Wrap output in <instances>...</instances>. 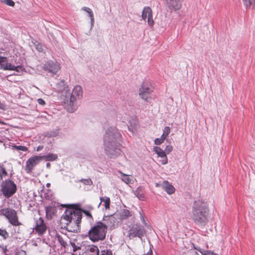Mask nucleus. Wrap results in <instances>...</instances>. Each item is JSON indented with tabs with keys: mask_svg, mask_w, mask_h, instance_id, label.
I'll return each instance as SVG.
<instances>
[{
	"mask_svg": "<svg viewBox=\"0 0 255 255\" xmlns=\"http://www.w3.org/2000/svg\"><path fill=\"white\" fill-rule=\"evenodd\" d=\"M122 135L115 127L107 129L104 136V147L106 155L111 158H116L121 154L120 143Z\"/></svg>",
	"mask_w": 255,
	"mask_h": 255,
	"instance_id": "f257e3e1",
	"label": "nucleus"
},
{
	"mask_svg": "<svg viewBox=\"0 0 255 255\" xmlns=\"http://www.w3.org/2000/svg\"><path fill=\"white\" fill-rule=\"evenodd\" d=\"M208 204L200 200L195 201L192 207V220L199 226H204L208 222Z\"/></svg>",
	"mask_w": 255,
	"mask_h": 255,
	"instance_id": "f03ea898",
	"label": "nucleus"
},
{
	"mask_svg": "<svg viewBox=\"0 0 255 255\" xmlns=\"http://www.w3.org/2000/svg\"><path fill=\"white\" fill-rule=\"evenodd\" d=\"M107 231V226L101 222H99L89 231V238L94 242L104 240Z\"/></svg>",
	"mask_w": 255,
	"mask_h": 255,
	"instance_id": "7ed1b4c3",
	"label": "nucleus"
},
{
	"mask_svg": "<svg viewBox=\"0 0 255 255\" xmlns=\"http://www.w3.org/2000/svg\"><path fill=\"white\" fill-rule=\"evenodd\" d=\"M83 90L82 87L79 85L74 87L70 95V100L68 98H66L65 105L66 108L69 113H73L75 110L74 106V102L82 97Z\"/></svg>",
	"mask_w": 255,
	"mask_h": 255,
	"instance_id": "20e7f679",
	"label": "nucleus"
},
{
	"mask_svg": "<svg viewBox=\"0 0 255 255\" xmlns=\"http://www.w3.org/2000/svg\"><path fill=\"white\" fill-rule=\"evenodd\" d=\"M82 214L81 209L74 205L67 207L61 217L62 221H74L81 222Z\"/></svg>",
	"mask_w": 255,
	"mask_h": 255,
	"instance_id": "39448f33",
	"label": "nucleus"
},
{
	"mask_svg": "<svg viewBox=\"0 0 255 255\" xmlns=\"http://www.w3.org/2000/svg\"><path fill=\"white\" fill-rule=\"evenodd\" d=\"M0 216H4L13 226H19L21 225L18 221L16 212L12 209L6 208L0 209Z\"/></svg>",
	"mask_w": 255,
	"mask_h": 255,
	"instance_id": "423d86ee",
	"label": "nucleus"
},
{
	"mask_svg": "<svg viewBox=\"0 0 255 255\" xmlns=\"http://www.w3.org/2000/svg\"><path fill=\"white\" fill-rule=\"evenodd\" d=\"M0 191L5 198L12 196L16 191L15 184L10 180H5L0 185Z\"/></svg>",
	"mask_w": 255,
	"mask_h": 255,
	"instance_id": "0eeeda50",
	"label": "nucleus"
},
{
	"mask_svg": "<svg viewBox=\"0 0 255 255\" xmlns=\"http://www.w3.org/2000/svg\"><path fill=\"white\" fill-rule=\"evenodd\" d=\"M152 89L145 83H142L139 90V96L141 99L146 102H150L152 99L151 94Z\"/></svg>",
	"mask_w": 255,
	"mask_h": 255,
	"instance_id": "6e6552de",
	"label": "nucleus"
},
{
	"mask_svg": "<svg viewBox=\"0 0 255 255\" xmlns=\"http://www.w3.org/2000/svg\"><path fill=\"white\" fill-rule=\"evenodd\" d=\"M145 233L144 227L139 224H135L128 231V236L130 238L138 237L141 238Z\"/></svg>",
	"mask_w": 255,
	"mask_h": 255,
	"instance_id": "1a4fd4ad",
	"label": "nucleus"
},
{
	"mask_svg": "<svg viewBox=\"0 0 255 255\" xmlns=\"http://www.w3.org/2000/svg\"><path fill=\"white\" fill-rule=\"evenodd\" d=\"M43 69L52 74H56L60 70V66L57 61L49 60L43 65Z\"/></svg>",
	"mask_w": 255,
	"mask_h": 255,
	"instance_id": "9d476101",
	"label": "nucleus"
},
{
	"mask_svg": "<svg viewBox=\"0 0 255 255\" xmlns=\"http://www.w3.org/2000/svg\"><path fill=\"white\" fill-rule=\"evenodd\" d=\"M66 225L63 229L68 232L73 233H79L80 231V224L81 222L74 221H64Z\"/></svg>",
	"mask_w": 255,
	"mask_h": 255,
	"instance_id": "9b49d317",
	"label": "nucleus"
},
{
	"mask_svg": "<svg viewBox=\"0 0 255 255\" xmlns=\"http://www.w3.org/2000/svg\"><path fill=\"white\" fill-rule=\"evenodd\" d=\"M33 229L39 236H41L45 233L47 226L41 217L35 220V225Z\"/></svg>",
	"mask_w": 255,
	"mask_h": 255,
	"instance_id": "f8f14e48",
	"label": "nucleus"
},
{
	"mask_svg": "<svg viewBox=\"0 0 255 255\" xmlns=\"http://www.w3.org/2000/svg\"><path fill=\"white\" fill-rule=\"evenodd\" d=\"M42 160L41 156H34L29 158L26 161L25 169L27 173H29L33 167L38 164Z\"/></svg>",
	"mask_w": 255,
	"mask_h": 255,
	"instance_id": "ddd939ff",
	"label": "nucleus"
},
{
	"mask_svg": "<svg viewBox=\"0 0 255 255\" xmlns=\"http://www.w3.org/2000/svg\"><path fill=\"white\" fill-rule=\"evenodd\" d=\"M142 18L145 20L147 18V23L149 26H152L154 24V21L152 17V12L149 7H145L143 8L142 14Z\"/></svg>",
	"mask_w": 255,
	"mask_h": 255,
	"instance_id": "4468645a",
	"label": "nucleus"
},
{
	"mask_svg": "<svg viewBox=\"0 0 255 255\" xmlns=\"http://www.w3.org/2000/svg\"><path fill=\"white\" fill-rule=\"evenodd\" d=\"M57 88L59 92H61L63 96L66 98L69 97V92L70 89L69 87L66 85L65 80H61L56 85Z\"/></svg>",
	"mask_w": 255,
	"mask_h": 255,
	"instance_id": "2eb2a0df",
	"label": "nucleus"
},
{
	"mask_svg": "<svg viewBox=\"0 0 255 255\" xmlns=\"http://www.w3.org/2000/svg\"><path fill=\"white\" fill-rule=\"evenodd\" d=\"M153 151L158 155V161L162 164H166L168 159L165 152L159 147L155 146L153 148Z\"/></svg>",
	"mask_w": 255,
	"mask_h": 255,
	"instance_id": "dca6fc26",
	"label": "nucleus"
},
{
	"mask_svg": "<svg viewBox=\"0 0 255 255\" xmlns=\"http://www.w3.org/2000/svg\"><path fill=\"white\" fill-rule=\"evenodd\" d=\"M156 186H161L169 195L174 193L175 190L172 185L166 180L164 181L163 183L160 184L159 183H156Z\"/></svg>",
	"mask_w": 255,
	"mask_h": 255,
	"instance_id": "f3484780",
	"label": "nucleus"
},
{
	"mask_svg": "<svg viewBox=\"0 0 255 255\" xmlns=\"http://www.w3.org/2000/svg\"><path fill=\"white\" fill-rule=\"evenodd\" d=\"M166 4L171 10H177L181 7V2L179 0H166Z\"/></svg>",
	"mask_w": 255,
	"mask_h": 255,
	"instance_id": "a211bd4d",
	"label": "nucleus"
},
{
	"mask_svg": "<svg viewBox=\"0 0 255 255\" xmlns=\"http://www.w3.org/2000/svg\"><path fill=\"white\" fill-rule=\"evenodd\" d=\"M13 174L11 165L9 163L0 164V175H12Z\"/></svg>",
	"mask_w": 255,
	"mask_h": 255,
	"instance_id": "6ab92c4d",
	"label": "nucleus"
},
{
	"mask_svg": "<svg viewBox=\"0 0 255 255\" xmlns=\"http://www.w3.org/2000/svg\"><path fill=\"white\" fill-rule=\"evenodd\" d=\"M0 65L4 70H14L16 69L15 66L7 63V58L5 57L0 56Z\"/></svg>",
	"mask_w": 255,
	"mask_h": 255,
	"instance_id": "aec40b11",
	"label": "nucleus"
},
{
	"mask_svg": "<svg viewBox=\"0 0 255 255\" xmlns=\"http://www.w3.org/2000/svg\"><path fill=\"white\" fill-rule=\"evenodd\" d=\"M86 254L87 255H99L100 251L97 246L91 245L86 249Z\"/></svg>",
	"mask_w": 255,
	"mask_h": 255,
	"instance_id": "412c9836",
	"label": "nucleus"
},
{
	"mask_svg": "<svg viewBox=\"0 0 255 255\" xmlns=\"http://www.w3.org/2000/svg\"><path fill=\"white\" fill-rule=\"evenodd\" d=\"M82 9L86 11L88 14L89 16L90 17L91 28H92L94 24V16L92 9L86 6L83 7Z\"/></svg>",
	"mask_w": 255,
	"mask_h": 255,
	"instance_id": "4be33fe9",
	"label": "nucleus"
},
{
	"mask_svg": "<svg viewBox=\"0 0 255 255\" xmlns=\"http://www.w3.org/2000/svg\"><path fill=\"white\" fill-rule=\"evenodd\" d=\"M144 190L142 187H138L134 191V195L140 200H144Z\"/></svg>",
	"mask_w": 255,
	"mask_h": 255,
	"instance_id": "5701e85b",
	"label": "nucleus"
},
{
	"mask_svg": "<svg viewBox=\"0 0 255 255\" xmlns=\"http://www.w3.org/2000/svg\"><path fill=\"white\" fill-rule=\"evenodd\" d=\"M41 156L42 160L44 159L46 161H55L58 158V156L57 154L51 153H49L48 154H47L46 155Z\"/></svg>",
	"mask_w": 255,
	"mask_h": 255,
	"instance_id": "b1692460",
	"label": "nucleus"
},
{
	"mask_svg": "<svg viewBox=\"0 0 255 255\" xmlns=\"http://www.w3.org/2000/svg\"><path fill=\"white\" fill-rule=\"evenodd\" d=\"M100 199L101 202L98 205V207H99V206L101 204L102 202H103L106 209H109L110 205V198L105 196L104 197H100Z\"/></svg>",
	"mask_w": 255,
	"mask_h": 255,
	"instance_id": "393cba45",
	"label": "nucleus"
},
{
	"mask_svg": "<svg viewBox=\"0 0 255 255\" xmlns=\"http://www.w3.org/2000/svg\"><path fill=\"white\" fill-rule=\"evenodd\" d=\"M121 179L128 185L133 184L135 180L133 176H121Z\"/></svg>",
	"mask_w": 255,
	"mask_h": 255,
	"instance_id": "a878e982",
	"label": "nucleus"
},
{
	"mask_svg": "<svg viewBox=\"0 0 255 255\" xmlns=\"http://www.w3.org/2000/svg\"><path fill=\"white\" fill-rule=\"evenodd\" d=\"M46 215L47 218H52V216L55 214L56 209L52 206H48L46 207Z\"/></svg>",
	"mask_w": 255,
	"mask_h": 255,
	"instance_id": "bb28decb",
	"label": "nucleus"
},
{
	"mask_svg": "<svg viewBox=\"0 0 255 255\" xmlns=\"http://www.w3.org/2000/svg\"><path fill=\"white\" fill-rule=\"evenodd\" d=\"M244 4L248 8H255V0H243Z\"/></svg>",
	"mask_w": 255,
	"mask_h": 255,
	"instance_id": "cd10ccee",
	"label": "nucleus"
},
{
	"mask_svg": "<svg viewBox=\"0 0 255 255\" xmlns=\"http://www.w3.org/2000/svg\"><path fill=\"white\" fill-rule=\"evenodd\" d=\"M120 219L121 220H125L130 216V213L129 210L127 209H123L120 213Z\"/></svg>",
	"mask_w": 255,
	"mask_h": 255,
	"instance_id": "c85d7f7f",
	"label": "nucleus"
},
{
	"mask_svg": "<svg viewBox=\"0 0 255 255\" xmlns=\"http://www.w3.org/2000/svg\"><path fill=\"white\" fill-rule=\"evenodd\" d=\"M56 238L59 244L63 247H65L67 245V243L65 242L63 238L59 235L57 234L56 236Z\"/></svg>",
	"mask_w": 255,
	"mask_h": 255,
	"instance_id": "c756f323",
	"label": "nucleus"
},
{
	"mask_svg": "<svg viewBox=\"0 0 255 255\" xmlns=\"http://www.w3.org/2000/svg\"><path fill=\"white\" fill-rule=\"evenodd\" d=\"M79 181L84 185H91L93 183L90 178H87L85 179L82 178L79 180Z\"/></svg>",
	"mask_w": 255,
	"mask_h": 255,
	"instance_id": "7c9ffc66",
	"label": "nucleus"
},
{
	"mask_svg": "<svg viewBox=\"0 0 255 255\" xmlns=\"http://www.w3.org/2000/svg\"><path fill=\"white\" fill-rule=\"evenodd\" d=\"M0 236L2 237L3 240H6L8 238L9 234L6 230L0 228Z\"/></svg>",
	"mask_w": 255,
	"mask_h": 255,
	"instance_id": "2f4dec72",
	"label": "nucleus"
},
{
	"mask_svg": "<svg viewBox=\"0 0 255 255\" xmlns=\"http://www.w3.org/2000/svg\"><path fill=\"white\" fill-rule=\"evenodd\" d=\"M170 128L169 127H166L163 129V134L161 136L163 137L165 139L170 132Z\"/></svg>",
	"mask_w": 255,
	"mask_h": 255,
	"instance_id": "473e14b6",
	"label": "nucleus"
},
{
	"mask_svg": "<svg viewBox=\"0 0 255 255\" xmlns=\"http://www.w3.org/2000/svg\"><path fill=\"white\" fill-rule=\"evenodd\" d=\"M99 255H113V253L110 250L105 249L101 250Z\"/></svg>",
	"mask_w": 255,
	"mask_h": 255,
	"instance_id": "72a5a7b5",
	"label": "nucleus"
},
{
	"mask_svg": "<svg viewBox=\"0 0 255 255\" xmlns=\"http://www.w3.org/2000/svg\"><path fill=\"white\" fill-rule=\"evenodd\" d=\"M13 148H14L17 150H21L23 151H26L27 150V148L25 146L21 145H13L12 146Z\"/></svg>",
	"mask_w": 255,
	"mask_h": 255,
	"instance_id": "f704fd0d",
	"label": "nucleus"
},
{
	"mask_svg": "<svg viewBox=\"0 0 255 255\" xmlns=\"http://www.w3.org/2000/svg\"><path fill=\"white\" fill-rule=\"evenodd\" d=\"M164 140L165 139L161 136L160 138H156L155 139L154 143L156 145H160L163 142Z\"/></svg>",
	"mask_w": 255,
	"mask_h": 255,
	"instance_id": "c9c22d12",
	"label": "nucleus"
},
{
	"mask_svg": "<svg viewBox=\"0 0 255 255\" xmlns=\"http://www.w3.org/2000/svg\"><path fill=\"white\" fill-rule=\"evenodd\" d=\"M1 1L8 5L13 6L14 5V2L12 0H1Z\"/></svg>",
	"mask_w": 255,
	"mask_h": 255,
	"instance_id": "e433bc0d",
	"label": "nucleus"
},
{
	"mask_svg": "<svg viewBox=\"0 0 255 255\" xmlns=\"http://www.w3.org/2000/svg\"><path fill=\"white\" fill-rule=\"evenodd\" d=\"M81 214L82 213H83L84 214H85V215L88 217V218H90L91 219H93V217L91 214V213L89 211H87L86 210H84V209H82L81 210Z\"/></svg>",
	"mask_w": 255,
	"mask_h": 255,
	"instance_id": "4c0bfd02",
	"label": "nucleus"
},
{
	"mask_svg": "<svg viewBox=\"0 0 255 255\" xmlns=\"http://www.w3.org/2000/svg\"><path fill=\"white\" fill-rule=\"evenodd\" d=\"M172 150H173L172 146H171L170 145H168L166 146L164 151L165 152L166 154V153L169 154L170 152H171L172 151Z\"/></svg>",
	"mask_w": 255,
	"mask_h": 255,
	"instance_id": "58836bf2",
	"label": "nucleus"
},
{
	"mask_svg": "<svg viewBox=\"0 0 255 255\" xmlns=\"http://www.w3.org/2000/svg\"><path fill=\"white\" fill-rule=\"evenodd\" d=\"M70 245L73 247V251L75 252L78 250L80 249V247L77 246L75 244L72 242H70Z\"/></svg>",
	"mask_w": 255,
	"mask_h": 255,
	"instance_id": "ea45409f",
	"label": "nucleus"
},
{
	"mask_svg": "<svg viewBox=\"0 0 255 255\" xmlns=\"http://www.w3.org/2000/svg\"><path fill=\"white\" fill-rule=\"evenodd\" d=\"M15 67H16V69H15L14 70L17 72H22L24 70V69L23 67V66H22L21 65L16 66H15Z\"/></svg>",
	"mask_w": 255,
	"mask_h": 255,
	"instance_id": "a19ab883",
	"label": "nucleus"
},
{
	"mask_svg": "<svg viewBox=\"0 0 255 255\" xmlns=\"http://www.w3.org/2000/svg\"><path fill=\"white\" fill-rule=\"evenodd\" d=\"M0 248L1 249L2 253L4 254V255H6V252L7 251V246L3 245H0Z\"/></svg>",
	"mask_w": 255,
	"mask_h": 255,
	"instance_id": "79ce46f5",
	"label": "nucleus"
},
{
	"mask_svg": "<svg viewBox=\"0 0 255 255\" xmlns=\"http://www.w3.org/2000/svg\"><path fill=\"white\" fill-rule=\"evenodd\" d=\"M204 255H218L217 254L214 253L212 251H204Z\"/></svg>",
	"mask_w": 255,
	"mask_h": 255,
	"instance_id": "37998d69",
	"label": "nucleus"
},
{
	"mask_svg": "<svg viewBox=\"0 0 255 255\" xmlns=\"http://www.w3.org/2000/svg\"><path fill=\"white\" fill-rule=\"evenodd\" d=\"M35 48L39 52H42L43 51V48L41 44L39 43H37L35 44Z\"/></svg>",
	"mask_w": 255,
	"mask_h": 255,
	"instance_id": "c03bdc74",
	"label": "nucleus"
},
{
	"mask_svg": "<svg viewBox=\"0 0 255 255\" xmlns=\"http://www.w3.org/2000/svg\"><path fill=\"white\" fill-rule=\"evenodd\" d=\"M37 101V103L40 105L44 106L45 105V101L42 99H38Z\"/></svg>",
	"mask_w": 255,
	"mask_h": 255,
	"instance_id": "a18cd8bd",
	"label": "nucleus"
},
{
	"mask_svg": "<svg viewBox=\"0 0 255 255\" xmlns=\"http://www.w3.org/2000/svg\"><path fill=\"white\" fill-rule=\"evenodd\" d=\"M57 135V133L56 131H51L50 133H48L47 135L49 137L56 136Z\"/></svg>",
	"mask_w": 255,
	"mask_h": 255,
	"instance_id": "49530a36",
	"label": "nucleus"
},
{
	"mask_svg": "<svg viewBox=\"0 0 255 255\" xmlns=\"http://www.w3.org/2000/svg\"><path fill=\"white\" fill-rule=\"evenodd\" d=\"M43 148V146L42 145H39L38 147H36V150L38 151L41 150H42Z\"/></svg>",
	"mask_w": 255,
	"mask_h": 255,
	"instance_id": "de8ad7c7",
	"label": "nucleus"
},
{
	"mask_svg": "<svg viewBox=\"0 0 255 255\" xmlns=\"http://www.w3.org/2000/svg\"><path fill=\"white\" fill-rule=\"evenodd\" d=\"M139 214H140V219L142 221H143L144 220V218H143V216L141 213V212L140 211H139Z\"/></svg>",
	"mask_w": 255,
	"mask_h": 255,
	"instance_id": "09e8293b",
	"label": "nucleus"
},
{
	"mask_svg": "<svg viewBox=\"0 0 255 255\" xmlns=\"http://www.w3.org/2000/svg\"><path fill=\"white\" fill-rule=\"evenodd\" d=\"M108 219L111 221V222H112V221H114V217H113V216H110V217H108Z\"/></svg>",
	"mask_w": 255,
	"mask_h": 255,
	"instance_id": "8fccbe9b",
	"label": "nucleus"
},
{
	"mask_svg": "<svg viewBox=\"0 0 255 255\" xmlns=\"http://www.w3.org/2000/svg\"><path fill=\"white\" fill-rule=\"evenodd\" d=\"M195 250H198V251H199L200 253H201L202 254H204V252H202L201 251V250L199 248H194Z\"/></svg>",
	"mask_w": 255,
	"mask_h": 255,
	"instance_id": "3c124183",
	"label": "nucleus"
},
{
	"mask_svg": "<svg viewBox=\"0 0 255 255\" xmlns=\"http://www.w3.org/2000/svg\"><path fill=\"white\" fill-rule=\"evenodd\" d=\"M88 209L90 210H93V207L91 205H89L87 207Z\"/></svg>",
	"mask_w": 255,
	"mask_h": 255,
	"instance_id": "603ef678",
	"label": "nucleus"
},
{
	"mask_svg": "<svg viewBox=\"0 0 255 255\" xmlns=\"http://www.w3.org/2000/svg\"><path fill=\"white\" fill-rule=\"evenodd\" d=\"M50 166V163L48 162L46 163V167L49 168Z\"/></svg>",
	"mask_w": 255,
	"mask_h": 255,
	"instance_id": "864d4df0",
	"label": "nucleus"
},
{
	"mask_svg": "<svg viewBox=\"0 0 255 255\" xmlns=\"http://www.w3.org/2000/svg\"><path fill=\"white\" fill-rule=\"evenodd\" d=\"M120 173H121L122 174V175H123V176H125V175H129L128 174H124V173H122L121 172L119 171V172Z\"/></svg>",
	"mask_w": 255,
	"mask_h": 255,
	"instance_id": "5fc2aeb1",
	"label": "nucleus"
},
{
	"mask_svg": "<svg viewBox=\"0 0 255 255\" xmlns=\"http://www.w3.org/2000/svg\"><path fill=\"white\" fill-rule=\"evenodd\" d=\"M50 185V184L49 183L46 184V186L48 187H49Z\"/></svg>",
	"mask_w": 255,
	"mask_h": 255,
	"instance_id": "6e6d98bb",
	"label": "nucleus"
},
{
	"mask_svg": "<svg viewBox=\"0 0 255 255\" xmlns=\"http://www.w3.org/2000/svg\"><path fill=\"white\" fill-rule=\"evenodd\" d=\"M195 255H199V254H198V253L196 252L195 253Z\"/></svg>",
	"mask_w": 255,
	"mask_h": 255,
	"instance_id": "4d7b16f0",
	"label": "nucleus"
},
{
	"mask_svg": "<svg viewBox=\"0 0 255 255\" xmlns=\"http://www.w3.org/2000/svg\"><path fill=\"white\" fill-rule=\"evenodd\" d=\"M2 176H0V179H2Z\"/></svg>",
	"mask_w": 255,
	"mask_h": 255,
	"instance_id": "13d9d810",
	"label": "nucleus"
},
{
	"mask_svg": "<svg viewBox=\"0 0 255 255\" xmlns=\"http://www.w3.org/2000/svg\"><path fill=\"white\" fill-rule=\"evenodd\" d=\"M0 142H1V141L0 140Z\"/></svg>",
	"mask_w": 255,
	"mask_h": 255,
	"instance_id": "bf43d9fd",
	"label": "nucleus"
}]
</instances>
